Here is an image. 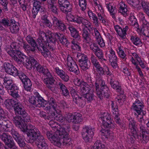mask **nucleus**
<instances>
[{
	"label": "nucleus",
	"instance_id": "393cba45",
	"mask_svg": "<svg viewBox=\"0 0 149 149\" xmlns=\"http://www.w3.org/2000/svg\"><path fill=\"white\" fill-rule=\"evenodd\" d=\"M57 0H48L47 1L48 8L49 10L53 13L57 14L58 13L57 8L55 5Z\"/></svg>",
	"mask_w": 149,
	"mask_h": 149
},
{
	"label": "nucleus",
	"instance_id": "5fc2aeb1",
	"mask_svg": "<svg viewBox=\"0 0 149 149\" xmlns=\"http://www.w3.org/2000/svg\"><path fill=\"white\" fill-rule=\"evenodd\" d=\"M22 41L24 48L26 51H31L32 52H33L35 51V48L36 47H33L32 46V47H31L27 43H25L23 40Z\"/></svg>",
	"mask_w": 149,
	"mask_h": 149
},
{
	"label": "nucleus",
	"instance_id": "f257e3e1",
	"mask_svg": "<svg viewBox=\"0 0 149 149\" xmlns=\"http://www.w3.org/2000/svg\"><path fill=\"white\" fill-rule=\"evenodd\" d=\"M49 116L48 119H49ZM52 118V120L49 123V124L51 126L54 131H48L47 132V136L51 142L54 145L60 147L61 145H70V140L69 136L67 130L60 125H57L56 123L54 122Z\"/></svg>",
	"mask_w": 149,
	"mask_h": 149
},
{
	"label": "nucleus",
	"instance_id": "f3484780",
	"mask_svg": "<svg viewBox=\"0 0 149 149\" xmlns=\"http://www.w3.org/2000/svg\"><path fill=\"white\" fill-rule=\"evenodd\" d=\"M3 66L6 73L14 76L17 75V70L12 64L8 63H5Z\"/></svg>",
	"mask_w": 149,
	"mask_h": 149
},
{
	"label": "nucleus",
	"instance_id": "7ed1b4c3",
	"mask_svg": "<svg viewBox=\"0 0 149 149\" xmlns=\"http://www.w3.org/2000/svg\"><path fill=\"white\" fill-rule=\"evenodd\" d=\"M74 22L78 24L82 23V38L85 42L88 43L91 42L92 40L91 35L88 33V30L90 32L92 30V23L83 17L79 16L75 17Z\"/></svg>",
	"mask_w": 149,
	"mask_h": 149
},
{
	"label": "nucleus",
	"instance_id": "680f3d73",
	"mask_svg": "<svg viewBox=\"0 0 149 149\" xmlns=\"http://www.w3.org/2000/svg\"><path fill=\"white\" fill-rule=\"evenodd\" d=\"M77 56L79 59V62L88 59L86 55L81 53H78L77 54Z\"/></svg>",
	"mask_w": 149,
	"mask_h": 149
},
{
	"label": "nucleus",
	"instance_id": "a18cd8bd",
	"mask_svg": "<svg viewBox=\"0 0 149 149\" xmlns=\"http://www.w3.org/2000/svg\"><path fill=\"white\" fill-rule=\"evenodd\" d=\"M110 127H103L102 128V130L101 131L102 133V135L104 136L106 138H111V136L112 135L111 132H110L109 130L106 128H109Z\"/></svg>",
	"mask_w": 149,
	"mask_h": 149
},
{
	"label": "nucleus",
	"instance_id": "e2e57ef3",
	"mask_svg": "<svg viewBox=\"0 0 149 149\" xmlns=\"http://www.w3.org/2000/svg\"><path fill=\"white\" fill-rule=\"evenodd\" d=\"M1 23L4 26L8 27L10 26L12 22L7 19L3 18L1 19Z\"/></svg>",
	"mask_w": 149,
	"mask_h": 149
},
{
	"label": "nucleus",
	"instance_id": "3c124183",
	"mask_svg": "<svg viewBox=\"0 0 149 149\" xmlns=\"http://www.w3.org/2000/svg\"><path fill=\"white\" fill-rule=\"evenodd\" d=\"M79 5L82 11H84L87 7V1L86 0H79Z\"/></svg>",
	"mask_w": 149,
	"mask_h": 149
},
{
	"label": "nucleus",
	"instance_id": "c03bdc74",
	"mask_svg": "<svg viewBox=\"0 0 149 149\" xmlns=\"http://www.w3.org/2000/svg\"><path fill=\"white\" fill-rule=\"evenodd\" d=\"M24 84V88L27 91H30L31 89L32 83L30 80L28 78L22 82Z\"/></svg>",
	"mask_w": 149,
	"mask_h": 149
},
{
	"label": "nucleus",
	"instance_id": "2f4dec72",
	"mask_svg": "<svg viewBox=\"0 0 149 149\" xmlns=\"http://www.w3.org/2000/svg\"><path fill=\"white\" fill-rule=\"evenodd\" d=\"M88 14L89 17L91 19H92L93 20V23L96 27H98L99 26L100 23L98 21V17H97L95 14L91 10H89L88 12Z\"/></svg>",
	"mask_w": 149,
	"mask_h": 149
},
{
	"label": "nucleus",
	"instance_id": "de8ad7c7",
	"mask_svg": "<svg viewBox=\"0 0 149 149\" xmlns=\"http://www.w3.org/2000/svg\"><path fill=\"white\" fill-rule=\"evenodd\" d=\"M140 136V140L143 143H147L149 140V133L148 132L141 134Z\"/></svg>",
	"mask_w": 149,
	"mask_h": 149
},
{
	"label": "nucleus",
	"instance_id": "72a5a7b5",
	"mask_svg": "<svg viewBox=\"0 0 149 149\" xmlns=\"http://www.w3.org/2000/svg\"><path fill=\"white\" fill-rule=\"evenodd\" d=\"M129 56L132 63L134 65H138L136 60L138 61L141 59L139 55L136 52H133L130 53Z\"/></svg>",
	"mask_w": 149,
	"mask_h": 149
},
{
	"label": "nucleus",
	"instance_id": "052dcab7",
	"mask_svg": "<svg viewBox=\"0 0 149 149\" xmlns=\"http://www.w3.org/2000/svg\"><path fill=\"white\" fill-rule=\"evenodd\" d=\"M116 101H118L120 105H122L125 101V97L123 94H120L117 96L115 99Z\"/></svg>",
	"mask_w": 149,
	"mask_h": 149
},
{
	"label": "nucleus",
	"instance_id": "49530a36",
	"mask_svg": "<svg viewBox=\"0 0 149 149\" xmlns=\"http://www.w3.org/2000/svg\"><path fill=\"white\" fill-rule=\"evenodd\" d=\"M130 40L135 45H139L142 44V42L140 38L136 36H132Z\"/></svg>",
	"mask_w": 149,
	"mask_h": 149
},
{
	"label": "nucleus",
	"instance_id": "9b49d317",
	"mask_svg": "<svg viewBox=\"0 0 149 149\" xmlns=\"http://www.w3.org/2000/svg\"><path fill=\"white\" fill-rule=\"evenodd\" d=\"M42 40H41V39H39V38L38 39V42L43 51L42 53V55L46 58L51 56V53L47 48L51 50H53V48L51 47V45L48 42H44Z\"/></svg>",
	"mask_w": 149,
	"mask_h": 149
},
{
	"label": "nucleus",
	"instance_id": "39448f33",
	"mask_svg": "<svg viewBox=\"0 0 149 149\" xmlns=\"http://www.w3.org/2000/svg\"><path fill=\"white\" fill-rule=\"evenodd\" d=\"M37 101L36 106L38 107H43L45 110L48 113H50L53 109L56 111L57 104L53 98H50L48 102L44 100L37 93Z\"/></svg>",
	"mask_w": 149,
	"mask_h": 149
},
{
	"label": "nucleus",
	"instance_id": "ea45409f",
	"mask_svg": "<svg viewBox=\"0 0 149 149\" xmlns=\"http://www.w3.org/2000/svg\"><path fill=\"white\" fill-rule=\"evenodd\" d=\"M58 85L62 94L65 96H68L69 95V92L65 85L61 82L58 83Z\"/></svg>",
	"mask_w": 149,
	"mask_h": 149
},
{
	"label": "nucleus",
	"instance_id": "79ce46f5",
	"mask_svg": "<svg viewBox=\"0 0 149 149\" xmlns=\"http://www.w3.org/2000/svg\"><path fill=\"white\" fill-rule=\"evenodd\" d=\"M105 145L102 144L100 141L97 140L91 147V149H105Z\"/></svg>",
	"mask_w": 149,
	"mask_h": 149
},
{
	"label": "nucleus",
	"instance_id": "cd10ccee",
	"mask_svg": "<svg viewBox=\"0 0 149 149\" xmlns=\"http://www.w3.org/2000/svg\"><path fill=\"white\" fill-rule=\"evenodd\" d=\"M37 145L39 149H48L47 145L43 136L36 140Z\"/></svg>",
	"mask_w": 149,
	"mask_h": 149
},
{
	"label": "nucleus",
	"instance_id": "4d7b16f0",
	"mask_svg": "<svg viewBox=\"0 0 149 149\" xmlns=\"http://www.w3.org/2000/svg\"><path fill=\"white\" fill-rule=\"evenodd\" d=\"M94 53L99 59H101L103 58L104 57L103 53L102 50L99 48L94 52Z\"/></svg>",
	"mask_w": 149,
	"mask_h": 149
},
{
	"label": "nucleus",
	"instance_id": "8fccbe9b",
	"mask_svg": "<svg viewBox=\"0 0 149 149\" xmlns=\"http://www.w3.org/2000/svg\"><path fill=\"white\" fill-rule=\"evenodd\" d=\"M10 26V29L12 33H16L19 30V27L15 23H11Z\"/></svg>",
	"mask_w": 149,
	"mask_h": 149
},
{
	"label": "nucleus",
	"instance_id": "a211bd4d",
	"mask_svg": "<svg viewBox=\"0 0 149 149\" xmlns=\"http://www.w3.org/2000/svg\"><path fill=\"white\" fill-rule=\"evenodd\" d=\"M94 87L93 84H90V85H89L85 82L80 88V93L81 95L90 92H93Z\"/></svg>",
	"mask_w": 149,
	"mask_h": 149
},
{
	"label": "nucleus",
	"instance_id": "2eb2a0df",
	"mask_svg": "<svg viewBox=\"0 0 149 149\" xmlns=\"http://www.w3.org/2000/svg\"><path fill=\"white\" fill-rule=\"evenodd\" d=\"M0 138L8 147H12L15 145L14 142L12 137L7 133L0 135Z\"/></svg>",
	"mask_w": 149,
	"mask_h": 149
},
{
	"label": "nucleus",
	"instance_id": "774afa93",
	"mask_svg": "<svg viewBox=\"0 0 149 149\" xmlns=\"http://www.w3.org/2000/svg\"><path fill=\"white\" fill-rule=\"evenodd\" d=\"M0 3L3 6V10L4 11H7L8 10L7 5L8 2L7 0H0Z\"/></svg>",
	"mask_w": 149,
	"mask_h": 149
},
{
	"label": "nucleus",
	"instance_id": "423d86ee",
	"mask_svg": "<svg viewBox=\"0 0 149 149\" xmlns=\"http://www.w3.org/2000/svg\"><path fill=\"white\" fill-rule=\"evenodd\" d=\"M39 32V39L42 40L44 42H48L50 45L51 43H54L58 39L59 40L63 35L58 32L51 33L48 35L42 31H40Z\"/></svg>",
	"mask_w": 149,
	"mask_h": 149
},
{
	"label": "nucleus",
	"instance_id": "864d4df0",
	"mask_svg": "<svg viewBox=\"0 0 149 149\" xmlns=\"http://www.w3.org/2000/svg\"><path fill=\"white\" fill-rule=\"evenodd\" d=\"M26 40L27 42L30 44L32 46L36 47L37 46V44L35 40L31 36H27Z\"/></svg>",
	"mask_w": 149,
	"mask_h": 149
},
{
	"label": "nucleus",
	"instance_id": "dca6fc26",
	"mask_svg": "<svg viewBox=\"0 0 149 149\" xmlns=\"http://www.w3.org/2000/svg\"><path fill=\"white\" fill-rule=\"evenodd\" d=\"M132 107L133 109L135 111V114L138 116L141 114V113L143 111L144 105L142 101L136 99L133 104Z\"/></svg>",
	"mask_w": 149,
	"mask_h": 149
},
{
	"label": "nucleus",
	"instance_id": "0eeeda50",
	"mask_svg": "<svg viewBox=\"0 0 149 149\" xmlns=\"http://www.w3.org/2000/svg\"><path fill=\"white\" fill-rule=\"evenodd\" d=\"M5 104L7 107L10 108L11 106L14 107V110L16 114L22 116L26 112L21 103L16 100H8L5 102Z\"/></svg>",
	"mask_w": 149,
	"mask_h": 149
},
{
	"label": "nucleus",
	"instance_id": "a878e982",
	"mask_svg": "<svg viewBox=\"0 0 149 149\" xmlns=\"http://www.w3.org/2000/svg\"><path fill=\"white\" fill-rule=\"evenodd\" d=\"M105 6L109 12L112 17L114 19H116L115 15L117 12L114 6H113L111 3L106 1L105 2Z\"/></svg>",
	"mask_w": 149,
	"mask_h": 149
},
{
	"label": "nucleus",
	"instance_id": "4be33fe9",
	"mask_svg": "<svg viewBox=\"0 0 149 149\" xmlns=\"http://www.w3.org/2000/svg\"><path fill=\"white\" fill-rule=\"evenodd\" d=\"M27 135L29 138L32 140H37L40 138L41 135L38 129H36L34 130H32L31 132H28Z\"/></svg>",
	"mask_w": 149,
	"mask_h": 149
},
{
	"label": "nucleus",
	"instance_id": "6e6d98bb",
	"mask_svg": "<svg viewBox=\"0 0 149 149\" xmlns=\"http://www.w3.org/2000/svg\"><path fill=\"white\" fill-rule=\"evenodd\" d=\"M20 8L24 11L26 10L27 3L25 1V0H18Z\"/></svg>",
	"mask_w": 149,
	"mask_h": 149
},
{
	"label": "nucleus",
	"instance_id": "6e6552de",
	"mask_svg": "<svg viewBox=\"0 0 149 149\" xmlns=\"http://www.w3.org/2000/svg\"><path fill=\"white\" fill-rule=\"evenodd\" d=\"M99 120L102 123L101 127H112L114 128L115 125L111 119L110 114L107 112L101 113Z\"/></svg>",
	"mask_w": 149,
	"mask_h": 149
},
{
	"label": "nucleus",
	"instance_id": "412c9836",
	"mask_svg": "<svg viewBox=\"0 0 149 149\" xmlns=\"http://www.w3.org/2000/svg\"><path fill=\"white\" fill-rule=\"evenodd\" d=\"M129 123L128 127L130 131L133 136L135 137V135L137 137L138 134L137 132V128L136 125V122L134 119L133 118H131L129 119Z\"/></svg>",
	"mask_w": 149,
	"mask_h": 149
},
{
	"label": "nucleus",
	"instance_id": "69168bd1",
	"mask_svg": "<svg viewBox=\"0 0 149 149\" xmlns=\"http://www.w3.org/2000/svg\"><path fill=\"white\" fill-rule=\"evenodd\" d=\"M128 4L132 6L136 7L139 4V0H126Z\"/></svg>",
	"mask_w": 149,
	"mask_h": 149
},
{
	"label": "nucleus",
	"instance_id": "bb28decb",
	"mask_svg": "<svg viewBox=\"0 0 149 149\" xmlns=\"http://www.w3.org/2000/svg\"><path fill=\"white\" fill-rule=\"evenodd\" d=\"M81 101H83V104L85 103L86 102H90L93 99L94 95L93 92H90L89 93L81 95Z\"/></svg>",
	"mask_w": 149,
	"mask_h": 149
},
{
	"label": "nucleus",
	"instance_id": "0e129e2a",
	"mask_svg": "<svg viewBox=\"0 0 149 149\" xmlns=\"http://www.w3.org/2000/svg\"><path fill=\"white\" fill-rule=\"evenodd\" d=\"M37 93H36V96H30L29 97V102L34 105L37 104Z\"/></svg>",
	"mask_w": 149,
	"mask_h": 149
},
{
	"label": "nucleus",
	"instance_id": "58836bf2",
	"mask_svg": "<svg viewBox=\"0 0 149 149\" xmlns=\"http://www.w3.org/2000/svg\"><path fill=\"white\" fill-rule=\"evenodd\" d=\"M119 12L124 15H126L128 12L127 8V6L123 2H121L119 3Z\"/></svg>",
	"mask_w": 149,
	"mask_h": 149
},
{
	"label": "nucleus",
	"instance_id": "a19ab883",
	"mask_svg": "<svg viewBox=\"0 0 149 149\" xmlns=\"http://www.w3.org/2000/svg\"><path fill=\"white\" fill-rule=\"evenodd\" d=\"M70 93L73 98L74 102L78 104L81 101V97H78L74 89L72 88L70 91Z\"/></svg>",
	"mask_w": 149,
	"mask_h": 149
},
{
	"label": "nucleus",
	"instance_id": "5701e85b",
	"mask_svg": "<svg viewBox=\"0 0 149 149\" xmlns=\"http://www.w3.org/2000/svg\"><path fill=\"white\" fill-rule=\"evenodd\" d=\"M57 107L56 108V111H55L53 109L52 111H51L49 113V118H52V119H56V120L60 121L63 122L65 119V118L61 114H58L57 112Z\"/></svg>",
	"mask_w": 149,
	"mask_h": 149
},
{
	"label": "nucleus",
	"instance_id": "f704fd0d",
	"mask_svg": "<svg viewBox=\"0 0 149 149\" xmlns=\"http://www.w3.org/2000/svg\"><path fill=\"white\" fill-rule=\"evenodd\" d=\"M100 90L101 94L102 95V97L100 99H102L104 97L108 98L110 96V91L109 88L106 86L103 85L101 86Z\"/></svg>",
	"mask_w": 149,
	"mask_h": 149
},
{
	"label": "nucleus",
	"instance_id": "aec40b11",
	"mask_svg": "<svg viewBox=\"0 0 149 149\" xmlns=\"http://www.w3.org/2000/svg\"><path fill=\"white\" fill-rule=\"evenodd\" d=\"M53 25L58 29L64 31L66 30V27L63 22L60 20L56 17H54L52 19Z\"/></svg>",
	"mask_w": 149,
	"mask_h": 149
},
{
	"label": "nucleus",
	"instance_id": "473e14b6",
	"mask_svg": "<svg viewBox=\"0 0 149 149\" xmlns=\"http://www.w3.org/2000/svg\"><path fill=\"white\" fill-rule=\"evenodd\" d=\"M13 87L7 91L8 93L12 97L15 98H18L19 97L18 94V88L16 85H14Z\"/></svg>",
	"mask_w": 149,
	"mask_h": 149
},
{
	"label": "nucleus",
	"instance_id": "b1692460",
	"mask_svg": "<svg viewBox=\"0 0 149 149\" xmlns=\"http://www.w3.org/2000/svg\"><path fill=\"white\" fill-rule=\"evenodd\" d=\"M59 7L61 10L65 13L71 12L72 10V7L69 1H66L61 4H59Z\"/></svg>",
	"mask_w": 149,
	"mask_h": 149
},
{
	"label": "nucleus",
	"instance_id": "6ab92c4d",
	"mask_svg": "<svg viewBox=\"0 0 149 149\" xmlns=\"http://www.w3.org/2000/svg\"><path fill=\"white\" fill-rule=\"evenodd\" d=\"M115 29L119 36L122 38L125 39L127 35L126 32L129 29L127 26L122 29L119 26L116 25L114 26Z\"/></svg>",
	"mask_w": 149,
	"mask_h": 149
},
{
	"label": "nucleus",
	"instance_id": "bf43d9fd",
	"mask_svg": "<svg viewBox=\"0 0 149 149\" xmlns=\"http://www.w3.org/2000/svg\"><path fill=\"white\" fill-rule=\"evenodd\" d=\"M72 43L71 47L72 49L76 50L77 51H79L80 50V46L75 40H73L72 41Z\"/></svg>",
	"mask_w": 149,
	"mask_h": 149
},
{
	"label": "nucleus",
	"instance_id": "ddd939ff",
	"mask_svg": "<svg viewBox=\"0 0 149 149\" xmlns=\"http://www.w3.org/2000/svg\"><path fill=\"white\" fill-rule=\"evenodd\" d=\"M65 118L68 122L75 124L79 123L83 120L81 115L78 113L74 114L69 113L65 116Z\"/></svg>",
	"mask_w": 149,
	"mask_h": 149
},
{
	"label": "nucleus",
	"instance_id": "c756f323",
	"mask_svg": "<svg viewBox=\"0 0 149 149\" xmlns=\"http://www.w3.org/2000/svg\"><path fill=\"white\" fill-rule=\"evenodd\" d=\"M129 20L131 22V24L135 28L136 31L139 34H141V29L139 28L138 23L137 22L136 19L133 16H132L130 17Z\"/></svg>",
	"mask_w": 149,
	"mask_h": 149
},
{
	"label": "nucleus",
	"instance_id": "4c0bfd02",
	"mask_svg": "<svg viewBox=\"0 0 149 149\" xmlns=\"http://www.w3.org/2000/svg\"><path fill=\"white\" fill-rule=\"evenodd\" d=\"M79 64L81 69L84 70H86L88 69L90 66V63L88 59L82 61L80 62Z\"/></svg>",
	"mask_w": 149,
	"mask_h": 149
},
{
	"label": "nucleus",
	"instance_id": "4468645a",
	"mask_svg": "<svg viewBox=\"0 0 149 149\" xmlns=\"http://www.w3.org/2000/svg\"><path fill=\"white\" fill-rule=\"evenodd\" d=\"M13 123L15 125L20 129L21 131L25 132L27 130V126L25 123L23 121L20 116L14 117L13 118Z\"/></svg>",
	"mask_w": 149,
	"mask_h": 149
},
{
	"label": "nucleus",
	"instance_id": "f8f14e48",
	"mask_svg": "<svg viewBox=\"0 0 149 149\" xmlns=\"http://www.w3.org/2000/svg\"><path fill=\"white\" fill-rule=\"evenodd\" d=\"M66 67L68 70L76 74H78L79 72L77 65L73 58L70 56L67 57Z\"/></svg>",
	"mask_w": 149,
	"mask_h": 149
},
{
	"label": "nucleus",
	"instance_id": "c85d7f7f",
	"mask_svg": "<svg viewBox=\"0 0 149 149\" xmlns=\"http://www.w3.org/2000/svg\"><path fill=\"white\" fill-rule=\"evenodd\" d=\"M110 84L111 87L114 89L118 92L120 93L122 90L121 84L118 81H114L111 79L110 80Z\"/></svg>",
	"mask_w": 149,
	"mask_h": 149
},
{
	"label": "nucleus",
	"instance_id": "20e7f679",
	"mask_svg": "<svg viewBox=\"0 0 149 149\" xmlns=\"http://www.w3.org/2000/svg\"><path fill=\"white\" fill-rule=\"evenodd\" d=\"M18 49V47L17 43L13 42L11 44L10 46H8L6 49V51L8 54L18 63L20 64H24L27 57Z\"/></svg>",
	"mask_w": 149,
	"mask_h": 149
},
{
	"label": "nucleus",
	"instance_id": "9d476101",
	"mask_svg": "<svg viewBox=\"0 0 149 149\" xmlns=\"http://www.w3.org/2000/svg\"><path fill=\"white\" fill-rule=\"evenodd\" d=\"M94 8L98 19L104 24L106 25L108 21L106 19V15L102 6L95 1Z\"/></svg>",
	"mask_w": 149,
	"mask_h": 149
},
{
	"label": "nucleus",
	"instance_id": "603ef678",
	"mask_svg": "<svg viewBox=\"0 0 149 149\" xmlns=\"http://www.w3.org/2000/svg\"><path fill=\"white\" fill-rule=\"evenodd\" d=\"M96 93L97 96L100 98H101L102 97V95L101 94V91L99 89V84L98 81H96L95 83Z\"/></svg>",
	"mask_w": 149,
	"mask_h": 149
},
{
	"label": "nucleus",
	"instance_id": "37998d69",
	"mask_svg": "<svg viewBox=\"0 0 149 149\" xmlns=\"http://www.w3.org/2000/svg\"><path fill=\"white\" fill-rule=\"evenodd\" d=\"M141 4L144 12L149 17V3L144 1H142Z\"/></svg>",
	"mask_w": 149,
	"mask_h": 149
},
{
	"label": "nucleus",
	"instance_id": "1a4fd4ad",
	"mask_svg": "<svg viewBox=\"0 0 149 149\" xmlns=\"http://www.w3.org/2000/svg\"><path fill=\"white\" fill-rule=\"evenodd\" d=\"M94 128L88 126L83 127L82 132V138L86 142H91L94 135Z\"/></svg>",
	"mask_w": 149,
	"mask_h": 149
},
{
	"label": "nucleus",
	"instance_id": "09e8293b",
	"mask_svg": "<svg viewBox=\"0 0 149 149\" xmlns=\"http://www.w3.org/2000/svg\"><path fill=\"white\" fill-rule=\"evenodd\" d=\"M121 69L123 72L125 74V76H131V74L130 72L127 67L125 64H122L121 66Z\"/></svg>",
	"mask_w": 149,
	"mask_h": 149
},
{
	"label": "nucleus",
	"instance_id": "e433bc0d",
	"mask_svg": "<svg viewBox=\"0 0 149 149\" xmlns=\"http://www.w3.org/2000/svg\"><path fill=\"white\" fill-rule=\"evenodd\" d=\"M109 60L110 62L116 61L117 57L114 51L111 48L109 49Z\"/></svg>",
	"mask_w": 149,
	"mask_h": 149
},
{
	"label": "nucleus",
	"instance_id": "7c9ffc66",
	"mask_svg": "<svg viewBox=\"0 0 149 149\" xmlns=\"http://www.w3.org/2000/svg\"><path fill=\"white\" fill-rule=\"evenodd\" d=\"M123 47L120 44L117 45V47L116 49V51L119 56L122 58L124 61L127 59L126 55L123 50Z\"/></svg>",
	"mask_w": 149,
	"mask_h": 149
},
{
	"label": "nucleus",
	"instance_id": "338daca9",
	"mask_svg": "<svg viewBox=\"0 0 149 149\" xmlns=\"http://www.w3.org/2000/svg\"><path fill=\"white\" fill-rule=\"evenodd\" d=\"M1 125L6 130V128L9 127L12 125V123L8 120H2L1 121Z\"/></svg>",
	"mask_w": 149,
	"mask_h": 149
},
{
	"label": "nucleus",
	"instance_id": "13d9d810",
	"mask_svg": "<svg viewBox=\"0 0 149 149\" xmlns=\"http://www.w3.org/2000/svg\"><path fill=\"white\" fill-rule=\"evenodd\" d=\"M73 81L75 85L80 86V88L85 82L77 77L75 78Z\"/></svg>",
	"mask_w": 149,
	"mask_h": 149
},
{
	"label": "nucleus",
	"instance_id": "f03ea898",
	"mask_svg": "<svg viewBox=\"0 0 149 149\" xmlns=\"http://www.w3.org/2000/svg\"><path fill=\"white\" fill-rule=\"evenodd\" d=\"M24 63L25 64L27 68L31 69L35 67L38 72L45 74L47 77L44 79V82L47 87L52 92L54 93L57 92V88L54 86L55 79L49 71L47 69L45 68L36 60L31 57H29V58L27 57L25 60Z\"/></svg>",
	"mask_w": 149,
	"mask_h": 149
},
{
	"label": "nucleus",
	"instance_id": "c9c22d12",
	"mask_svg": "<svg viewBox=\"0 0 149 149\" xmlns=\"http://www.w3.org/2000/svg\"><path fill=\"white\" fill-rule=\"evenodd\" d=\"M68 29L70 31L71 35L72 37L77 39H79L80 36L79 33V31L72 26H70Z\"/></svg>",
	"mask_w": 149,
	"mask_h": 149
}]
</instances>
